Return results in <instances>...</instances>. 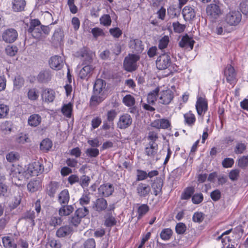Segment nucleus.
Here are the masks:
<instances>
[{
	"mask_svg": "<svg viewBox=\"0 0 248 248\" xmlns=\"http://www.w3.org/2000/svg\"><path fill=\"white\" fill-rule=\"evenodd\" d=\"M90 181V177L86 175H82L79 181L80 185L83 188L89 186Z\"/></svg>",
	"mask_w": 248,
	"mask_h": 248,
	"instance_id": "nucleus-51",
	"label": "nucleus"
},
{
	"mask_svg": "<svg viewBox=\"0 0 248 248\" xmlns=\"http://www.w3.org/2000/svg\"><path fill=\"white\" fill-rule=\"evenodd\" d=\"M91 32L93 34V37L95 38H97L98 37H104L105 36V34L103 30L98 27L93 28L91 30Z\"/></svg>",
	"mask_w": 248,
	"mask_h": 248,
	"instance_id": "nucleus-53",
	"label": "nucleus"
},
{
	"mask_svg": "<svg viewBox=\"0 0 248 248\" xmlns=\"http://www.w3.org/2000/svg\"><path fill=\"white\" fill-rule=\"evenodd\" d=\"M132 120L130 115L124 114L122 115L119 120L118 126L121 129H125L132 124Z\"/></svg>",
	"mask_w": 248,
	"mask_h": 248,
	"instance_id": "nucleus-17",
	"label": "nucleus"
},
{
	"mask_svg": "<svg viewBox=\"0 0 248 248\" xmlns=\"http://www.w3.org/2000/svg\"><path fill=\"white\" fill-rule=\"evenodd\" d=\"M89 213V211L87 208L83 207L78 208L75 213L81 219L88 215Z\"/></svg>",
	"mask_w": 248,
	"mask_h": 248,
	"instance_id": "nucleus-55",
	"label": "nucleus"
},
{
	"mask_svg": "<svg viewBox=\"0 0 248 248\" xmlns=\"http://www.w3.org/2000/svg\"><path fill=\"white\" fill-rule=\"evenodd\" d=\"M128 45L130 48L136 52H141L143 49L142 42L138 39H131Z\"/></svg>",
	"mask_w": 248,
	"mask_h": 248,
	"instance_id": "nucleus-25",
	"label": "nucleus"
},
{
	"mask_svg": "<svg viewBox=\"0 0 248 248\" xmlns=\"http://www.w3.org/2000/svg\"><path fill=\"white\" fill-rule=\"evenodd\" d=\"M140 60V56L136 54H129L124 61V66L126 71L132 72L137 69V62Z\"/></svg>",
	"mask_w": 248,
	"mask_h": 248,
	"instance_id": "nucleus-3",
	"label": "nucleus"
},
{
	"mask_svg": "<svg viewBox=\"0 0 248 248\" xmlns=\"http://www.w3.org/2000/svg\"><path fill=\"white\" fill-rule=\"evenodd\" d=\"M62 219L61 217H51L49 220V225L51 226H56L62 224Z\"/></svg>",
	"mask_w": 248,
	"mask_h": 248,
	"instance_id": "nucleus-64",
	"label": "nucleus"
},
{
	"mask_svg": "<svg viewBox=\"0 0 248 248\" xmlns=\"http://www.w3.org/2000/svg\"><path fill=\"white\" fill-rule=\"evenodd\" d=\"M204 214L201 212H196L194 213L192 216V220L194 222L201 223L204 219Z\"/></svg>",
	"mask_w": 248,
	"mask_h": 248,
	"instance_id": "nucleus-48",
	"label": "nucleus"
},
{
	"mask_svg": "<svg viewBox=\"0 0 248 248\" xmlns=\"http://www.w3.org/2000/svg\"><path fill=\"white\" fill-rule=\"evenodd\" d=\"M247 149V145L242 142H237L235 145L233 152L236 155L243 154Z\"/></svg>",
	"mask_w": 248,
	"mask_h": 248,
	"instance_id": "nucleus-37",
	"label": "nucleus"
},
{
	"mask_svg": "<svg viewBox=\"0 0 248 248\" xmlns=\"http://www.w3.org/2000/svg\"><path fill=\"white\" fill-rule=\"evenodd\" d=\"M242 15L238 10H231L223 17V20L226 24L231 26H236L241 21Z\"/></svg>",
	"mask_w": 248,
	"mask_h": 248,
	"instance_id": "nucleus-2",
	"label": "nucleus"
},
{
	"mask_svg": "<svg viewBox=\"0 0 248 248\" xmlns=\"http://www.w3.org/2000/svg\"><path fill=\"white\" fill-rule=\"evenodd\" d=\"M163 184V182L161 178L157 177L154 180L152 185V187L155 195L157 196L161 193Z\"/></svg>",
	"mask_w": 248,
	"mask_h": 248,
	"instance_id": "nucleus-23",
	"label": "nucleus"
},
{
	"mask_svg": "<svg viewBox=\"0 0 248 248\" xmlns=\"http://www.w3.org/2000/svg\"><path fill=\"white\" fill-rule=\"evenodd\" d=\"M170 41L168 36H164L159 41L158 47L160 49H163L167 47Z\"/></svg>",
	"mask_w": 248,
	"mask_h": 248,
	"instance_id": "nucleus-63",
	"label": "nucleus"
},
{
	"mask_svg": "<svg viewBox=\"0 0 248 248\" xmlns=\"http://www.w3.org/2000/svg\"><path fill=\"white\" fill-rule=\"evenodd\" d=\"M70 200V195L68 190L64 189L61 191L58 196V202L61 205L67 204Z\"/></svg>",
	"mask_w": 248,
	"mask_h": 248,
	"instance_id": "nucleus-21",
	"label": "nucleus"
},
{
	"mask_svg": "<svg viewBox=\"0 0 248 248\" xmlns=\"http://www.w3.org/2000/svg\"><path fill=\"white\" fill-rule=\"evenodd\" d=\"M149 206L147 204H142L137 209V218L141 219L149 211Z\"/></svg>",
	"mask_w": 248,
	"mask_h": 248,
	"instance_id": "nucleus-33",
	"label": "nucleus"
},
{
	"mask_svg": "<svg viewBox=\"0 0 248 248\" xmlns=\"http://www.w3.org/2000/svg\"><path fill=\"white\" fill-rule=\"evenodd\" d=\"M100 24L105 26H110L111 23L110 16L109 15H104L100 18Z\"/></svg>",
	"mask_w": 248,
	"mask_h": 248,
	"instance_id": "nucleus-60",
	"label": "nucleus"
},
{
	"mask_svg": "<svg viewBox=\"0 0 248 248\" xmlns=\"http://www.w3.org/2000/svg\"><path fill=\"white\" fill-rule=\"evenodd\" d=\"M21 201V198L20 196L15 197L9 204V208L11 209L16 208L20 204Z\"/></svg>",
	"mask_w": 248,
	"mask_h": 248,
	"instance_id": "nucleus-61",
	"label": "nucleus"
},
{
	"mask_svg": "<svg viewBox=\"0 0 248 248\" xmlns=\"http://www.w3.org/2000/svg\"><path fill=\"white\" fill-rule=\"evenodd\" d=\"M93 70L94 68L92 65L87 64L80 70L78 76L81 79H87L92 75Z\"/></svg>",
	"mask_w": 248,
	"mask_h": 248,
	"instance_id": "nucleus-19",
	"label": "nucleus"
},
{
	"mask_svg": "<svg viewBox=\"0 0 248 248\" xmlns=\"http://www.w3.org/2000/svg\"><path fill=\"white\" fill-rule=\"evenodd\" d=\"M227 24L224 21H220L219 23H215L212 28V32L217 35H222L227 31Z\"/></svg>",
	"mask_w": 248,
	"mask_h": 248,
	"instance_id": "nucleus-11",
	"label": "nucleus"
},
{
	"mask_svg": "<svg viewBox=\"0 0 248 248\" xmlns=\"http://www.w3.org/2000/svg\"><path fill=\"white\" fill-rule=\"evenodd\" d=\"M74 208L72 205L63 204L59 210V215L61 217L67 216L74 211Z\"/></svg>",
	"mask_w": 248,
	"mask_h": 248,
	"instance_id": "nucleus-27",
	"label": "nucleus"
},
{
	"mask_svg": "<svg viewBox=\"0 0 248 248\" xmlns=\"http://www.w3.org/2000/svg\"><path fill=\"white\" fill-rule=\"evenodd\" d=\"M184 122L186 124L189 126H192L196 122V117L195 115L192 112V111L189 110L188 112L184 115Z\"/></svg>",
	"mask_w": 248,
	"mask_h": 248,
	"instance_id": "nucleus-29",
	"label": "nucleus"
},
{
	"mask_svg": "<svg viewBox=\"0 0 248 248\" xmlns=\"http://www.w3.org/2000/svg\"><path fill=\"white\" fill-rule=\"evenodd\" d=\"M194 43L195 41L193 39L186 34L183 36L179 43V45L181 47L190 50L193 49Z\"/></svg>",
	"mask_w": 248,
	"mask_h": 248,
	"instance_id": "nucleus-16",
	"label": "nucleus"
},
{
	"mask_svg": "<svg viewBox=\"0 0 248 248\" xmlns=\"http://www.w3.org/2000/svg\"><path fill=\"white\" fill-rule=\"evenodd\" d=\"M107 92L106 82L102 79H97L93 87V94L106 96Z\"/></svg>",
	"mask_w": 248,
	"mask_h": 248,
	"instance_id": "nucleus-8",
	"label": "nucleus"
},
{
	"mask_svg": "<svg viewBox=\"0 0 248 248\" xmlns=\"http://www.w3.org/2000/svg\"><path fill=\"white\" fill-rule=\"evenodd\" d=\"M41 187L42 182L37 178L31 180L27 184L28 190L31 193L38 191Z\"/></svg>",
	"mask_w": 248,
	"mask_h": 248,
	"instance_id": "nucleus-20",
	"label": "nucleus"
},
{
	"mask_svg": "<svg viewBox=\"0 0 248 248\" xmlns=\"http://www.w3.org/2000/svg\"><path fill=\"white\" fill-rule=\"evenodd\" d=\"M26 4L25 0H14L12 2V8L15 12H20L24 10Z\"/></svg>",
	"mask_w": 248,
	"mask_h": 248,
	"instance_id": "nucleus-30",
	"label": "nucleus"
},
{
	"mask_svg": "<svg viewBox=\"0 0 248 248\" xmlns=\"http://www.w3.org/2000/svg\"><path fill=\"white\" fill-rule=\"evenodd\" d=\"M24 79L20 76L15 77L14 81V90H19L24 85Z\"/></svg>",
	"mask_w": 248,
	"mask_h": 248,
	"instance_id": "nucleus-41",
	"label": "nucleus"
},
{
	"mask_svg": "<svg viewBox=\"0 0 248 248\" xmlns=\"http://www.w3.org/2000/svg\"><path fill=\"white\" fill-rule=\"evenodd\" d=\"M232 240L229 236H225V237L221 240V248H236L234 244L232 243Z\"/></svg>",
	"mask_w": 248,
	"mask_h": 248,
	"instance_id": "nucleus-43",
	"label": "nucleus"
},
{
	"mask_svg": "<svg viewBox=\"0 0 248 248\" xmlns=\"http://www.w3.org/2000/svg\"><path fill=\"white\" fill-rule=\"evenodd\" d=\"M72 232V229L69 226H63L59 228L56 232V236L58 237H64L69 235Z\"/></svg>",
	"mask_w": 248,
	"mask_h": 248,
	"instance_id": "nucleus-28",
	"label": "nucleus"
},
{
	"mask_svg": "<svg viewBox=\"0 0 248 248\" xmlns=\"http://www.w3.org/2000/svg\"><path fill=\"white\" fill-rule=\"evenodd\" d=\"M42 97L45 102H52L55 97V92L51 89H46L43 91Z\"/></svg>",
	"mask_w": 248,
	"mask_h": 248,
	"instance_id": "nucleus-26",
	"label": "nucleus"
},
{
	"mask_svg": "<svg viewBox=\"0 0 248 248\" xmlns=\"http://www.w3.org/2000/svg\"><path fill=\"white\" fill-rule=\"evenodd\" d=\"M206 13L212 20H215L222 15V12L219 5L211 3L207 6Z\"/></svg>",
	"mask_w": 248,
	"mask_h": 248,
	"instance_id": "nucleus-6",
	"label": "nucleus"
},
{
	"mask_svg": "<svg viewBox=\"0 0 248 248\" xmlns=\"http://www.w3.org/2000/svg\"><path fill=\"white\" fill-rule=\"evenodd\" d=\"M159 88L156 87L154 90L150 92L147 96V101L149 104H153L156 99V96L158 94Z\"/></svg>",
	"mask_w": 248,
	"mask_h": 248,
	"instance_id": "nucleus-42",
	"label": "nucleus"
},
{
	"mask_svg": "<svg viewBox=\"0 0 248 248\" xmlns=\"http://www.w3.org/2000/svg\"><path fill=\"white\" fill-rule=\"evenodd\" d=\"M136 190L137 193L140 197H145L149 194L151 188L149 185L140 183L138 184Z\"/></svg>",
	"mask_w": 248,
	"mask_h": 248,
	"instance_id": "nucleus-18",
	"label": "nucleus"
},
{
	"mask_svg": "<svg viewBox=\"0 0 248 248\" xmlns=\"http://www.w3.org/2000/svg\"><path fill=\"white\" fill-rule=\"evenodd\" d=\"M98 190L99 195L108 197L112 194L114 191V188L112 184L107 183L101 185L98 188Z\"/></svg>",
	"mask_w": 248,
	"mask_h": 248,
	"instance_id": "nucleus-12",
	"label": "nucleus"
},
{
	"mask_svg": "<svg viewBox=\"0 0 248 248\" xmlns=\"http://www.w3.org/2000/svg\"><path fill=\"white\" fill-rule=\"evenodd\" d=\"M105 97V95L93 94L90 99V105L92 107H95L101 103Z\"/></svg>",
	"mask_w": 248,
	"mask_h": 248,
	"instance_id": "nucleus-40",
	"label": "nucleus"
},
{
	"mask_svg": "<svg viewBox=\"0 0 248 248\" xmlns=\"http://www.w3.org/2000/svg\"><path fill=\"white\" fill-rule=\"evenodd\" d=\"M82 60L84 64H88L92 61V54H90L86 50H84L81 54Z\"/></svg>",
	"mask_w": 248,
	"mask_h": 248,
	"instance_id": "nucleus-52",
	"label": "nucleus"
},
{
	"mask_svg": "<svg viewBox=\"0 0 248 248\" xmlns=\"http://www.w3.org/2000/svg\"><path fill=\"white\" fill-rule=\"evenodd\" d=\"M237 165L241 169H245L248 167V155H243L237 160Z\"/></svg>",
	"mask_w": 248,
	"mask_h": 248,
	"instance_id": "nucleus-44",
	"label": "nucleus"
},
{
	"mask_svg": "<svg viewBox=\"0 0 248 248\" xmlns=\"http://www.w3.org/2000/svg\"><path fill=\"white\" fill-rule=\"evenodd\" d=\"M172 25L174 31L177 33L183 32L186 29L185 25L180 24L178 22H173Z\"/></svg>",
	"mask_w": 248,
	"mask_h": 248,
	"instance_id": "nucleus-62",
	"label": "nucleus"
},
{
	"mask_svg": "<svg viewBox=\"0 0 248 248\" xmlns=\"http://www.w3.org/2000/svg\"><path fill=\"white\" fill-rule=\"evenodd\" d=\"M27 172L30 177L38 176L41 174L44 170V167L42 164L39 161H34L28 165Z\"/></svg>",
	"mask_w": 248,
	"mask_h": 248,
	"instance_id": "nucleus-4",
	"label": "nucleus"
},
{
	"mask_svg": "<svg viewBox=\"0 0 248 248\" xmlns=\"http://www.w3.org/2000/svg\"><path fill=\"white\" fill-rule=\"evenodd\" d=\"M114 209L115 206L114 205H110L106 210V213L104 216V225L107 227L111 228L117 223L116 218L112 216V212Z\"/></svg>",
	"mask_w": 248,
	"mask_h": 248,
	"instance_id": "nucleus-5",
	"label": "nucleus"
},
{
	"mask_svg": "<svg viewBox=\"0 0 248 248\" xmlns=\"http://www.w3.org/2000/svg\"><path fill=\"white\" fill-rule=\"evenodd\" d=\"M108 202L106 199L103 198H99L97 199L93 202V208L98 212H101L107 210Z\"/></svg>",
	"mask_w": 248,
	"mask_h": 248,
	"instance_id": "nucleus-13",
	"label": "nucleus"
},
{
	"mask_svg": "<svg viewBox=\"0 0 248 248\" xmlns=\"http://www.w3.org/2000/svg\"><path fill=\"white\" fill-rule=\"evenodd\" d=\"M2 241L5 248H17V245L14 242V239L9 236L3 237Z\"/></svg>",
	"mask_w": 248,
	"mask_h": 248,
	"instance_id": "nucleus-34",
	"label": "nucleus"
},
{
	"mask_svg": "<svg viewBox=\"0 0 248 248\" xmlns=\"http://www.w3.org/2000/svg\"><path fill=\"white\" fill-rule=\"evenodd\" d=\"M27 172V170L20 165H17L13 169L11 175L16 185L18 186H22L26 180L29 178Z\"/></svg>",
	"mask_w": 248,
	"mask_h": 248,
	"instance_id": "nucleus-1",
	"label": "nucleus"
},
{
	"mask_svg": "<svg viewBox=\"0 0 248 248\" xmlns=\"http://www.w3.org/2000/svg\"><path fill=\"white\" fill-rule=\"evenodd\" d=\"M124 103L127 107L133 106L135 103L134 97L130 94L126 95L123 99Z\"/></svg>",
	"mask_w": 248,
	"mask_h": 248,
	"instance_id": "nucleus-47",
	"label": "nucleus"
},
{
	"mask_svg": "<svg viewBox=\"0 0 248 248\" xmlns=\"http://www.w3.org/2000/svg\"><path fill=\"white\" fill-rule=\"evenodd\" d=\"M87 155L90 157H96L99 154V151L96 148H88L86 151Z\"/></svg>",
	"mask_w": 248,
	"mask_h": 248,
	"instance_id": "nucleus-58",
	"label": "nucleus"
},
{
	"mask_svg": "<svg viewBox=\"0 0 248 248\" xmlns=\"http://www.w3.org/2000/svg\"><path fill=\"white\" fill-rule=\"evenodd\" d=\"M39 96V93L35 88L31 89L28 92V98L31 100H35Z\"/></svg>",
	"mask_w": 248,
	"mask_h": 248,
	"instance_id": "nucleus-57",
	"label": "nucleus"
},
{
	"mask_svg": "<svg viewBox=\"0 0 248 248\" xmlns=\"http://www.w3.org/2000/svg\"><path fill=\"white\" fill-rule=\"evenodd\" d=\"M91 198L90 197L89 193H86L83 194L81 198L79 199L78 202L81 206L88 205L90 203Z\"/></svg>",
	"mask_w": 248,
	"mask_h": 248,
	"instance_id": "nucleus-49",
	"label": "nucleus"
},
{
	"mask_svg": "<svg viewBox=\"0 0 248 248\" xmlns=\"http://www.w3.org/2000/svg\"><path fill=\"white\" fill-rule=\"evenodd\" d=\"M170 58L168 55L163 54L157 58L156 61V67L160 70L165 69L170 65Z\"/></svg>",
	"mask_w": 248,
	"mask_h": 248,
	"instance_id": "nucleus-10",
	"label": "nucleus"
},
{
	"mask_svg": "<svg viewBox=\"0 0 248 248\" xmlns=\"http://www.w3.org/2000/svg\"><path fill=\"white\" fill-rule=\"evenodd\" d=\"M49 64L52 69L59 70L62 67L63 62L61 57L55 55L50 58Z\"/></svg>",
	"mask_w": 248,
	"mask_h": 248,
	"instance_id": "nucleus-14",
	"label": "nucleus"
},
{
	"mask_svg": "<svg viewBox=\"0 0 248 248\" xmlns=\"http://www.w3.org/2000/svg\"><path fill=\"white\" fill-rule=\"evenodd\" d=\"M186 226L183 222H179L175 226L176 232L178 234H183L186 231Z\"/></svg>",
	"mask_w": 248,
	"mask_h": 248,
	"instance_id": "nucleus-50",
	"label": "nucleus"
},
{
	"mask_svg": "<svg viewBox=\"0 0 248 248\" xmlns=\"http://www.w3.org/2000/svg\"><path fill=\"white\" fill-rule=\"evenodd\" d=\"M195 192V188L193 186H188L185 188L181 195L182 200H189L192 198Z\"/></svg>",
	"mask_w": 248,
	"mask_h": 248,
	"instance_id": "nucleus-31",
	"label": "nucleus"
},
{
	"mask_svg": "<svg viewBox=\"0 0 248 248\" xmlns=\"http://www.w3.org/2000/svg\"><path fill=\"white\" fill-rule=\"evenodd\" d=\"M41 122V118L38 114H33L30 116L28 119V124L32 126H36Z\"/></svg>",
	"mask_w": 248,
	"mask_h": 248,
	"instance_id": "nucleus-38",
	"label": "nucleus"
},
{
	"mask_svg": "<svg viewBox=\"0 0 248 248\" xmlns=\"http://www.w3.org/2000/svg\"><path fill=\"white\" fill-rule=\"evenodd\" d=\"M146 154L151 157H154L158 151V145L148 144L145 149Z\"/></svg>",
	"mask_w": 248,
	"mask_h": 248,
	"instance_id": "nucleus-35",
	"label": "nucleus"
},
{
	"mask_svg": "<svg viewBox=\"0 0 248 248\" xmlns=\"http://www.w3.org/2000/svg\"><path fill=\"white\" fill-rule=\"evenodd\" d=\"M160 236L163 240H169L170 238V229L166 228L163 229L160 232Z\"/></svg>",
	"mask_w": 248,
	"mask_h": 248,
	"instance_id": "nucleus-56",
	"label": "nucleus"
},
{
	"mask_svg": "<svg viewBox=\"0 0 248 248\" xmlns=\"http://www.w3.org/2000/svg\"><path fill=\"white\" fill-rule=\"evenodd\" d=\"M196 108H207L208 102L205 95L202 93H198L197 96Z\"/></svg>",
	"mask_w": 248,
	"mask_h": 248,
	"instance_id": "nucleus-24",
	"label": "nucleus"
},
{
	"mask_svg": "<svg viewBox=\"0 0 248 248\" xmlns=\"http://www.w3.org/2000/svg\"><path fill=\"white\" fill-rule=\"evenodd\" d=\"M18 48L15 46H8L5 48L6 53L11 56H14L17 52Z\"/></svg>",
	"mask_w": 248,
	"mask_h": 248,
	"instance_id": "nucleus-59",
	"label": "nucleus"
},
{
	"mask_svg": "<svg viewBox=\"0 0 248 248\" xmlns=\"http://www.w3.org/2000/svg\"><path fill=\"white\" fill-rule=\"evenodd\" d=\"M191 201L193 204H199L203 201V195L202 193L193 194L191 198Z\"/></svg>",
	"mask_w": 248,
	"mask_h": 248,
	"instance_id": "nucleus-46",
	"label": "nucleus"
},
{
	"mask_svg": "<svg viewBox=\"0 0 248 248\" xmlns=\"http://www.w3.org/2000/svg\"><path fill=\"white\" fill-rule=\"evenodd\" d=\"M52 141L48 138H46L42 140L40 144V150L44 152H47L52 148Z\"/></svg>",
	"mask_w": 248,
	"mask_h": 248,
	"instance_id": "nucleus-32",
	"label": "nucleus"
},
{
	"mask_svg": "<svg viewBox=\"0 0 248 248\" xmlns=\"http://www.w3.org/2000/svg\"><path fill=\"white\" fill-rule=\"evenodd\" d=\"M1 37L2 40L5 42L12 43L17 39L18 33L14 29H7L3 31Z\"/></svg>",
	"mask_w": 248,
	"mask_h": 248,
	"instance_id": "nucleus-7",
	"label": "nucleus"
},
{
	"mask_svg": "<svg viewBox=\"0 0 248 248\" xmlns=\"http://www.w3.org/2000/svg\"><path fill=\"white\" fill-rule=\"evenodd\" d=\"M39 81L45 82L49 81L51 78V75L48 71H43L41 72L38 75Z\"/></svg>",
	"mask_w": 248,
	"mask_h": 248,
	"instance_id": "nucleus-39",
	"label": "nucleus"
},
{
	"mask_svg": "<svg viewBox=\"0 0 248 248\" xmlns=\"http://www.w3.org/2000/svg\"><path fill=\"white\" fill-rule=\"evenodd\" d=\"M60 182L51 181L46 185L45 191L49 197L54 198L60 188Z\"/></svg>",
	"mask_w": 248,
	"mask_h": 248,
	"instance_id": "nucleus-9",
	"label": "nucleus"
},
{
	"mask_svg": "<svg viewBox=\"0 0 248 248\" xmlns=\"http://www.w3.org/2000/svg\"><path fill=\"white\" fill-rule=\"evenodd\" d=\"M158 139V132L155 131H150L148 133L147 137V140L149 141L148 144L157 145L156 141Z\"/></svg>",
	"mask_w": 248,
	"mask_h": 248,
	"instance_id": "nucleus-36",
	"label": "nucleus"
},
{
	"mask_svg": "<svg viewBox=\"0 0 248 248\" xmlns=\"http://www.w3.org/2000/svg\"><path fill=\"white\" fill-rule=\"evenodd\" d=\"M224 75L228 82L232 84L235 81L236 73L232 65H228L226 66L224 70Z\"/></svg>",
	"mask_w": 248,
	"mask_h": 248,
	"instance_id": "nucleus-15",
	"label": "nucleus"
},
{
	"mask_svg": "<svg viewBox=\"0 0 248 248\" xmlns=\"http://www.w3.org/2000/svg\"><path fill=\"white\" fill-rule=\"evenodd\" d=\"M41 22L38 19H31L30 21V26L28 30V32L33 31L37 28H40Z\"/></svg>",
	"mask_w": 248,
	"mask_h": 248,
	"instance_id": "nucleus-54",
	"label": "nucleus"
},
{
	"mask_svg": "<svg viewBox=\"0 0 248 248\" xmlns=\"http://www.w3.org/2000/svg\"><path fill=\"white\" fill-rule=\"evenodd\" d=\"M182 14L184 18L186 21H189L193 19L196 15L194 9L190 6H185L182 11Z\"/></svg>",
	"mask_w": 248,
	"mask_h": 248,
	"instance_id": "nucleus-22",
	"label": "nucleus"
},
{
	"mask_svg": "<svg viewBox=\"0 0 248 248\" xmlns=\"http://www.w3.org/2000/svg\"><path fill=\"white\" fill-rule=\"evenodd\" d=\"M7 160L11 163L15 162L19 159V154L16 152H11L6 155Z\"/></svg>",
	"mask_w": 248,
	"mask_h": 248,
	"instance_id": "nucleus-45",
	"label": "nucleus"
}]
</instances>
